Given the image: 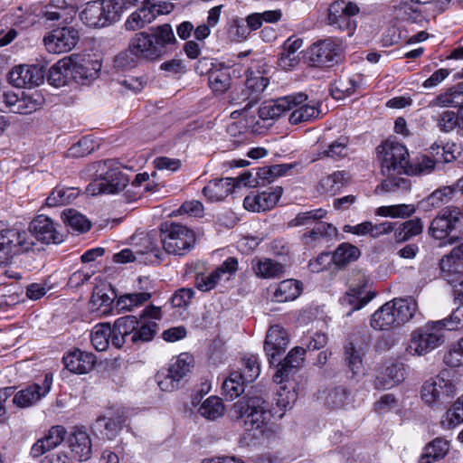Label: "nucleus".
<instances>
[{
    "label": "nucleus",
    "mask_w": 463,
    "mask_h": 463,
    "mask_svg": "<svg viewBox=\"0 0 463 463\" xmlns=\"http://www.w3.org/2000/svg\"><path fill=\"white\" fill-rule=\"evenodd\" d=\"M158 325L152 320L144 321L135 316H126L109 324L97 325L91 332V343L97 351H105L109 344L116 348L125 345L140 346L154 339Z\"/></svg>",
    "instance_id": "obj_1"
},
{
    "label": "nucleus",
    "mask_w": 463,
    "mask_h": 463,
    "mask_svg": "<svg viewBox=\"0 0 463 463\" xmlns=\"http://www.w3.org/2000/svg\"><path fill=\"white\" fill-rule=\"evenodd\" d=\"M236 420L244 418L249 444L253 446L269 443L280 431L278 424L271 422L269 402L259 395H247L236 402L232 409Z\"/></svg>",
    "instance_id": "obj_2"
},
{
    "label": "nucleus",
    "mask_w": 463,
    "mask_h": 463,
    "mask_svg": "<svg viewBox=\"0 0 463 463\" xmlns=\"http://www.w3.org/2000/svg\"><path fill=\"white\" fill-rule=\"evenodd\" d=\"M307 95L303 92L279 98L272 103L260 109L261 117L270 118H279L283 113L292 110L288 121L290 124L310 121L317 118L320 113L319 104L315 101L306 102Z\"/></svg>",
    "instance_id": "obj_3"
},
{
    "label": "nucleus",
    "mask_w": 463,
    "mask_h": 463,
    "mask_svg": "<svg viewBox=\"0 0 463 463\" xmlns=\"http://www.w3.org/2000/svg\"><path fill=\"white\" fill-rule=\"evenodd\" d=\"M93 180L86 190L91 195L99 194H117L124 190L128 183V177L112 165V162H96L88 168Z\"/></svg>",
    "instance_id": "obj_4"
},
{
    "label": "nucleus",
    "mask_w": 463,
    "mask_h": 463,
    "mask_svg": "<svg viewBox=\"0 0 463 463\" xmlns=\"http://www.w3.org/2000/svg\"><path fill=\"white\" fill-rule=\"evenodd\" d=\"M127 9V0L93 1L80 13L81 21L90 27H105L118 22Z\"/></svg>",
    "instance_id": "obj_5"
},
{
    "label": "nucleus",
    "mask_w": 463,
    "mask_h": 463,
    "mask_svg": "<svg viewBox=\"0 0 463 463\" xmlns=\"http://www.w3.org/2000/svg\"><path fill=\"white\" fill-rule=\"evenodd\" d=\"M162 57L160 51L149 33L140 32L131 38L128 50L116 57L118 67H133L136 60L156 61Z\"/></svg>",
    "instance_id": "obj_6"
},
{
    "label": "nucleus",
    "mask_w": 463,
    "mask_h": 463,
    "mask_svg": "<svg viewBox=\"0 0 463 463\" xmlns=\"http://www.w3.org/2000/svg\"><path fill=\"white\" fill-rule=\"evenodd\" d=\"M160 239L165 252L175 256L187 254L195 242L194 232L175 222H165L161 225Z\"/></svg>",
    "instance_id": "obj_7"
},
{
    "label": "nucleus",
    "mask_w": 463,
    "mask_h": 463,
    "mask_svg": "<svg viewBox=\"0 0 463 463\" xmlns=\"http://www.w3.org/2000/svg\"><path fill=\"white\" fill-rule=\"evenodd\" d=\"M376 151L383 175H391L392 172L406 174L409 166V152L405 146L386 140L377 146Z\"/></svg>",
    "instance_id": "obj_8"
},
{
    "label": "nucleus",
    "mask_w": 463,
    "mask_h": 463,
    "mask_svg": "<svg viewBox=\"0 0 463 463\" xmlns=\"http://www.w3.org/2000/svg\"><path fill=\"white\" fill-rule=\"evenodd\" d=\"M446 373L426 381L421 387V399L430 406L446 407L451 403L457 392L452 380L447 379Z\"/></svg>",
    "instance_id": "obj_9"
},
{
    "label": "nucleus",
    "mask_w": 463,
    "mask_h": 463,
    "mask_svg": "<svg viewBox=\"0 0 463 463\" xmlns=\"http://www.w3.org/2000/svg\"><path fill=\"white\" fill-rule=\"evenodd\" d=\"M435 321L428 322L422 328L415 330L406 347V352L411 355H424L444 343V334Z\"/></svg>",
    "instance_id": "obj_10"
},
{
    "label": "nucleus",
    "mask_w": 463,
    "mask_h": 463,
    "mask_svg": "<svg viewBox=\"0 0 463 463\" xmlns=\"http://www.w3.org/2000/svg\"><path fill=\"white\" fill-rule=\"evenodd\" d=\"M33 245V235L26 231H0V262L8 261L14 256L32 250Z\"/></svg>",
    "instance_id": "obj_11"
},
{
    "label": "nucleus",
    "mask_w": 463,
    "mask_h": 463,
    "mask_svg": "<svg viewBox=\"0 0 463 463\" xmlns=\"http://www.w3.org/2000/svg\"><path fill=\"white\" fill-rule=\"evenodd\" d=\"M359 13L357 5L345 0L333 2L327 9V23L330 26L351 36L356 28L354 17Z\"/></svg>",
    "instance_id": "obj_12"
},
{
    "label": "nucleus",
    "mask_w": 463,
    "mask_h": 463,
    "mask_svg": "<svg viewBox=\"0 0 463 463\" xmlns=\"http://www.w3.org/2000/svg\"><path fill=\"white\" fill-rule=\"evenodd\" d=\"M80 40L79 31L72 26H59L52 30L43 38L46 50L60 54L71 51Z\"/></svg>",
    "instance_id": "obj_13"
},
{
    "label": "nucleus",
    "mask_w": 463,
    "mask_h": 463,
    "mask_svg": "<svg viewBox=\"0 0 463 463\" xmlns=\"http://www.w3.org/2000/svg\"><path fill=\"white\" fill-rule=\"evenodd\" d=\"M461 211L457 206H447L443 208L431 221L429 227V234L436 239H445L459 222Z\"/></svg>",
    "instance_id": "obj_14"
},
{
    "label": "nucleus",
    "mask_w": 463,
    "mask_h": 463,
    "mask_svg": "<svg viewBox=\"0 0 463 463\" xmlns=\"http://www.w3.org/2000/svg\"><path fill=\"white\" fill-rule=\"evenodd\" d=\"M339 46L331 39L312 44L308 50V59L313 66L332 67L338 62Z\"/></svg>",
    "instance_id": "obj_15"
},
{
    "label": "nucleus",
    "mask_w": 463,
    "mask_h": 463,
    "mask_svg": "<svg viewBox=\"0 0 463 463\" xmlns=\"http://www.w3.org/2000/svg\"><path fill=\"white\" fill-rule=\"evenodd\" d=\"M45 71L40 65L14 66L8 74L11 84L17 88H33L44 80Z\"/></svg>",
    "instance_id": "obj_16"
},
{
    "label": "nucleus",
    "mask_w": 463,
    "mask_h": 463,
    "mask_svg": "<svg viewBox=\"0 0 463 463\" xmlns=\"http://www.w3.org/2000/svg\"><path fill=\"white\" fill-rule=\"evenodd\" d=\"M193 362V357L188 354H181L176 360L171 364L168 373L164 379H160L158 375V386L160 389L165 392L175 390L178 383L190 372Z\"/></svg>",
    "instance_id": "obj_17"
},
{
    "label": "nucleus",
    "mask_w": 463,
    "mask_h": 463,
    "mask_svg": "<svg viewBox=\"0 0 463 463\" xmlns=\"http://www.w3.org/2000/svg\"><path fill=\"white\" fill-rule=\"evenodd\" d=\"M28 232L33 235V239L46 244H57L63 241V235L57 230L54 222L45 215H39L33 219Z\"/></svg>",
    "instance_id": "obj_18"
},
{
    "label": "nucleus",
    "mask_w": 463,
    "mask_h": 463,
    "mask_svg": "<svg viewBox=\"0 0 463 463\" xmlns=\"http://www.w3.org/2000/svg\"><path fill=\"white\" fill-rule=\"evenodd\" d=\"M77 14L75 0H51L43 12L46 22H57L59 25L68 24Z\"/></svg>",
    "instance_id": "obj_19"
},
{
    "label": "nucleus",
    "mask_w": 463,
    "mask_h": 463,
    "mask_svg": "<svg viewBox=\"0 0 463 463\" xmlns=\"http://www.w3.org/2000/svg\"><path fill=\"white\" fill-rule=\"evenodd\" d=\"M173 8V5H166L163 9H158L155 5H143L128 17L125 28L128 31L141 29L152 23L158 15L171 13Z\"/></svg>",
    "instance_id": "obj_20"
},
{
    "label": "nucleus",
    "mask_w": 463,
    "mask_h": 463,
    "mask_svg": "<svg viewBox=\"0 0 463 463\" xmlns=\"http://www.w3.org/2000/svg\"><path fill=\"white\" fill-rule=\"evenodd\" d=\"M246 77L245 89L241 90V99L243 101H247L243 109H248L255 105L269 84V79L264 77L260 71L249 70Z\"/></svg>",
    "instance_id": "obj_21"
},
{
    "label": "nucleus",
    "mask_w": 463,
    "mask_h": 463,
    "mask_svg": "<svg viewBox=\"0 0 463 463\" xmlns=\"http://www.w3.org/2000/svg\"><path fill=\"white\" fill-rule=\"evenodd\" d=\"M52 384V375L46 373L42 385L33 383L26 389L18 392L14 395L13 402L16 406L21 408L32 406L50 392Z\"/></svg>",
    "instance_id": "obj_22"
},
{
    "label": "nucleus",
    "mask_w": 463,
    "mask_h": 463,
    "mask_svg": "<svg viewBox=\"0 0 463 463\" xmlns=\"http://www.w3.org/2000/svg\"><path fill=\"white\" fill-rule=\"evenodd\" d=\"M288 342V333L283 327L275 325L269 328L264 342V350L270 364H274L276 356L285 352Z\"/></svg>",
    "instance_id": "obj_23"
},
{
    "label": "nucleus",
    "mask_w": 463,
    "mask_h": 463,
    "mask_svg": "<svg viewBox=\"0 0 463 463\" xmlns=\"http://www.w3.org/2000/svg\"><path fill=\"white\" fill-rule=\"evenodd\" d=\"M390 303V315L393 328H397L409 322L417 310V302L412 298H394Z\"/></svg>",
    "instance_id": "obj_24"
},
{
    "label": "nucleus",
    "mask_w": 463,
    "mask_h": 463,
    "mask_svg": "<svg viewBox=\"0 0 463 463\" xmlns=\"http://www.w3.org/2000/svg\"><path fill=\"white\" fill-rule=\"evenodd\" d=\"M282 194V188L277 186L272 192H262L254 196H246L243 206L251 212H264L273 208Z\"/></svg>",
    "instance_id": "obj_25"
},
{
    "label": "nucleus",
    "mask_w": 463,
    "mask_h": 463,
    "mask_svg": "<svg viewBox=\"0 0 463 463\" xmlns=\"http://www.w3.org/2000/svg\"><path fill=\"white\" fill-rule=\"evenodd\" d=\"M100 68L101 65L98 61L82 59L78 61L71 57V77L78 83L86 84L88 81L96 79Z\"/></svg>",
    "instance_id": "obj_26"
},
{
    "label": "nucleus",
    "mask_w": 463,
    "mask_h": 463,
    "mask_svg": "<svg viewBox=\"0 0 463 463\" xmlns=\"http://www.w3.org/2000/svg\"><path fill=\"white\" fill-rule=\"evenodd\" d=\"M305 354L306 350L303 347L297 346L291 349L283 362L279 363V368L273 376L274 382L279 384L285 382L293 370L302 365Z\"/></svg>",
    "instance_id": "obj_27"
},
{
    "label": "nucleus",
    "mask_w": 463,
    "mask_h": 463,
    "mask_svg": "<svg viewBox=\"0 0 463 463\" xmlns=\"http://www.w3.org/2000/svg\"><path fill=\"white\" fill-rule=\"evenodd\" d=\"M63 364L66 369L74 373L83 374L90 372L94 364V355L88 352L75 349L63 356Z\"/></svg>",
    "instance_id": "obj_28"
},
{
    "label": "nucleus",
    "mask_w": 463,
    "mask_h": 463,
    "mask_svg": "<svg viewBox=\"0 0 463 463\" xmlns=\"http://www.w3.org/2000/svg\"><path fill=\"white\" fill-rule=\"evenodd\" d=\"M405 375L402 364H392L375 377L373 386L378 390L390 389L404 381Z\"/></svg>",
    "instance_id": "obj_29"
},
{
    "label": "nucleus",
    "mask_w": 463,
    "mask_h": 463,
    "mask_svg": "<svg viewBox=\"0 0 463 463\" xmlns=\"http://www.w3.org/2000/svg\"><path fill=\"white\" fill-rule=\"evenodd\" d=\"M374 297L375 293L367 291L365 285H357L350 288V290L340 298V303L344 307H350V310L347 313L350 315L352 312L361 309Z\"/></svg>",
    "instance_id": "obj_30"
},
{
    "label": "nucleus",
    "mask_w": 463,
    "mask_h": 463,
    "mask_svg": "<svg viewBox=\"0 0 463 463\" xmlns=\"http://www.w3.org/2000/svg\"><path fill=\"white\" fill-rule=\"evenodd\" d=\"M363 352L361 348L354 345V343L349 342L344 346V363L346 367V373L351 379L359 377L363 374Z\"/></svg>",
    "instance_id": "obj_31"
},
{
    "label": "nucleus",
    "mask_w": 463,
    "mask_h": 463,
    "mask_svg": "<svg viewBox=\"0 0 463 463\" xmlns=\"http://www.w3.org/2000/svg\"><path fill=\"white\" fill-rule=\"evenodd\" d=\"M234 187L235 179L219 178L210 181L203 189V193L210 201H222L232 192Z\"/></svg>",
    "instance_id": "obj_32"
},
{
    "label": "nucleus",
    "mask_w": 463,
    "mask_h": 463,
    "mask_svg": "<svg viewBox=\"0 0 463 463\" xmlns=\"http://www.w3.org/2000/svg\"><path fill=\"white\" fill-rule=\"evenodd\" d=\"M124 421L123 414H118L116 417L99 416L93 424V429L99 432L102 438L113 439L120 431Z\"/></svg>",
    "instance_id": "obj_33"
},
{
    "label": "nucleus",
    "mask_w": 463,
    "mask_h": 463,
    "mask_svg": "<svg viewBox=\"0 0 463 463\" xmlns=\"http://www.w3.org/2000/svg\"><path fill=\"white\" fill-rule=\"evenodd\" d=\"M303 41L299 38L289 37L282 46V52L279 60V66L283 70H291L299 62L298 50Z\"/></svg>",
    "instance_id": "obj_34"
},
{
    "label": "nucleus",
    "mask_w": 463,
    "mask_h": 463,
    "mask_svg": "<svg viewBox=\"0 0 463 463\" xmlns=\"http://www.w3.org/2000/svg\"><path fill=\"white\" fill-rule=\"evenodd\" d=\"M71 451L80 461L90 458L91 454V440L89 434L82 429L76 428L69 438Z\"/></svg>",
    "instance_id": "obj_35"
},
{
    "label": "nucleus",
    "mask_w": 463,
    "mask_h": 463,
    "mask_svg": "<svg viewBox=\"0 0 463 463\" xmlns=\"http://www.w3.org/2000/svg\"><path fill=\"white\" fill-rule=\"evenodd\" d=\"M337 230L331 223L317 222L313 229L303 234V241L307 245L315 246L325 240L336 235Z\"/></svg>",
    "instance_id": "obj_36"
},
{
    "label": "nucleus",
    "mask_w": 463,
    "mask_h": 463,
    "mask_svg": "<svg viewBox=\"0 0 463 463\" xmlns=\"http://www.w3.org/2000/svg\"><path fill=\"white\" fill-rule=\"evenodd\" d=\"M454 107L462 109L463 106V85L458 84L446 92L439 94L432 99L429 107Z\"/></svg>",
    "instance_id": "obj_37"
},
{
    "label": "nucleus",
    "mask_w": 463,
    "mask_h": 463,
    "mask_svg": "<svg viewBox=\"0 0 463 463\" xmlns=\"http://www.w3.org/2000/svg\"><path fill=\"white\" fill-rule=\"evenodd\" d=\"M70 64L71 57H68L52 66L47 76L48 82L57 88L68 84L71 80Z\"/></svg>",
    "instance_id": "obj_38"
},
{
    "label": "nucleus",
    "mask_w": 463,
    "mask_h": 463,
    "mask_svg": "<svg viewBox=\"0 0 463 463\" xmlns=\"http://www.w3.org/2000/svg\"><path fill=\"white\" fill-rule=\"evenodd\" d=\"M300 293L301 286L298 280L286 279L277 286L273 294V299L276 302L283 303L294 300Z\"/></svg>",
    "instance_id": "obj_39"
},
{
    "label": "nucleus",
    "mask_w": 463,
    "mask_h": 463,
    "mask_svg": "<svg viewBox=\"0 0 463 463\" xmlns=\"http://www.w3.org/2000/svg\"><path fill=\"white\" fill-rule=\"evenodd\" d=\"M150 31L151 33H149L153 36V40L162 56L166 52L165 48L167 45L175 44L176 43L174 31L168 24L152 27Z\"/></svg>",
    "instance_id": "obj_40"
},
{
    "label": "nucleus",
    "mask_w": 463,
    "mask_h": 463,
    "mask_svg": "<svg viewBox=\"0 0 463 463\" xmlns=\"http://www.w3.org/2000/svg\"><path fill=\"white\" fill-rule=\"evenodd\" d=\"M79 195L74 187L57 185L46 199V205L56 207L71 203Z\"/></svg>",
    "instance_id": "obj_41"
},
{
    "label": "nucleus",
    "mask_w": 463,
    "mask_h": 463,
    "mask_svg": "<svg viewBox=\"0 0 463 463\" xmlns=\"http://www.w3.org/2000/svg\"><path fill=\"white\" fill-rule=\"evenodd\" d=\"M252 269L255 274L262 279L277 278L284 271V267L280 263L270 259L253 260Z\"/></svg>",
    "instance_id": "obj_42"
},
{
    "label": "nucleus",
    "mask_w": 463,
    "mask_h": 463,
    "mask_svg": "<svg viewBox=\"0 0 463 463\" xmlns=\"http://www.w3.org/2000/svg\"><path fill=\"white\" fill-rule=\"evenodd\" d=\"M402 174L392 172L391 175H383L385 176L377 190L381 189L386 193L406 192L411 189L410 179L402 176Z\"/></svg>",
    "instance_id": "obj_43"
},
{
    "label": "nucleus",
    "mask_w": 463,
    "mask_h": 463,
    "mask_svg": "<svg viewBox=\"0 0 463 463\" xmlns=\"http://www.w3.org/2000/svg\"><path fill=\"white\" fill-rule=\"evenodd\" d=\"M449 446L446 439L437 438L425 447V452L420 459V463H432L444 458Z\"/></svg>",
    "instance_id": "obj_44"
},
{
    "label": "nucleus",
    "mask_w": 463,
    "mask_h": 463,
    "mask_svg": "<svg viewBox=\"0 0 463 463\" xmlns=\"http://www.w3.org/2000/svg\"><path fill=\"white\" fill-rule=\"evenodd\" d=\"M61 218L68 229L72 232L83 233L90 229V222L74 209L64 210Z\"/></svg>",
    "instance_id": "obj_45"
},
{
    "label": "nucleus",
    "mask_w": 463,
    "mask_h": 463,
    "mask_svg": "<svg viewBox=\"0 0 463 463\" xmlns=\"http://www.w3.org/2000/svg\"><path fill=\"white\" fill-rule=\"evenodd\" d=\"M361 254L360 250L348 242L341 243L333 252L331 260L337 266H345L351 261L356 260Z\"/></svg>",
    "instance_id": "obj_46"
},
{
    "label": "nucleus",
    "mask_w": 463,
    "mask_h": 463,
    "mask_svg": "<svg viewBox=\"0 0 463 463\" xmlns=\"http://www.w3.org/2000/svg\"><path fill=\"white\" fill-rule=\"evenodd\" d=\"M208 83L213 91L223 93L231 88L232 78L228 69L213 70L208 75Z\"/></svg>",
    "instance_id": "obj_47"
},
{
    "label": "nucleus",
    "mask_w": 463,
    "mask_h": 463,
    "mask_svg": "<svg viewBox=\"0 0 463 463\" xmlns=\"http://www.w3.org/2000/svg\"><path fill=\"white\" fill-rule=\"evenodd\" d=\"M199 413L207 420H214L224 413V405L217 396L207 398L199 407Z\"/></svg>",
    "instance_id": "obj_48"
},
{
    "label": "nucleus",
    "mask_w": 463,
    "mask_h": 463,
    "mask_svg": "<svg viewBox=\"0 0 463 463\" xmlns=\"http://www.w3.org/2000/svg\"><path fill=\"white\" fill-rule=\"evenodd\" d=\"M245 383L239 371L232 372L222 383L223 394L230 400L237 398L243 393Z\"/></svg>",
    "instance_id": "obj_49"
},
{
    "label": "nucleus",
    "mask_w": 463,
    "mask_h": 463,
    "mask_svg": "<svg viewBox=\"0 0 463 463\" xmlns=\"http://www.w3.org/2000/svg\"><path fill=\"white\" fill-rule=\"evenodd\" d=\"M390 312V303L383 304L372 315L370 322L371 326L373 329L382 331L394 329Z\"/></svg>",
    "instance_id": "obj_50"
},
{
    "label": "nucleus",
    "mask_w": 463,
    "mask_h": 463,
    "mask_svg": "<svg viewBox=\"0 0 463 463\" xmlns=\"http://www.w3.org/2000/svg\"><path fill=\"white\" fill-rule=\"evenodd\" d=\"M416 211L413 204H394L388 206H381L376 209V214L379 216L392 218H407L411 216Z\"/></svg>",
    "instance_id": "obj_51"
},
{
    "label": "nucleus",
    "mask_w": 463,
    "mask_h": 463,
    "mask_svg": "<svg viewBox=\"0 0 463 463\" xmlns=\"http://www.w3.org/2000/svg\"><path fill=\"white\" fill-rule=\"evenodd\" d=\"M347 181L346 173L344 171L335 172L320 181V184L326 193L335 194L345 184Z\"/></svg>",
    "instance_id": "obj_52"
},
{
    "label": "nucleus",
    "mask_w": 463,
    "mask_h": 463,
    "mask_svg": "<svg viewBox=\"0 0 463 463\" xmlns=\"http://www.w3.org/2000/svg\"><path fill=\"white\" fill-rule=\"evenodd\" d=\"M349 398V392L344 386H338L328 391L325 402L332 409H339L346 404Z\"/></svg>",
    "instance_id": "obj_53"
},
{
    "label": "nucleus",
    "mask_w": 463,
    "mask_h": 463,
    "mask_svg": "<svg viewBox=\"0 0 463 463\" xmlns=\"http://www.w3.org/2000/svg\"><path fill=\"white\" fill-rule=\"evenodd\" d=\"M443 330H458L463 328V303L458 307L449 317L435 321L433 324Z\"/></svg>",
    "instance_id": "obj_54"
},
{
    "label": "nucleus",
    "mask_w": 463,
    "mask_h": 463,
    "mask_svg": "<svg viewBox=\"0 0 463 463\" xmlns=\"http://www.w3.org/2000/svg\"><path fill=\"white\" fill-rule=\"evenodd\" d=\"M435 169V161L428 156H421L411 164L409 163L406 174L422 175H429Z\"/></svg>",
    "instance_id": "obj_55"
},
{
    "label": "nucleus",
    "mask_w": 463,
    "mask_h": 463,
    "mask_svg": "<svg viewBox=\"0 0 463 463\" xmlns=\"http://www.w3.org/2000/svg\"><path fill=\"white\" fill-rule=\"evenodd\" d=\"M241 364L242 369L241 371H239V373L241 375V379H243L246 383H252L258 378L260 373V368L257 358L253 355L243 358L241 360Z\"/></svg>",
    "instance_id": "obj_56"
},
{
    "label": "nucleus",
    "mask_w": 463,
    "mask_h": 463,
    "mask_svg": "<svg viewBox=\"0 0 463 463\" xmlns=\"http://www.w3.org/2000/svg\"><path fill=\"white\" fill-rule=\"evenodd\" d=\"M437 127L440 132L449 133L459 127V115L452 110H446L437 118Z\"/></svg>",
    "instance_id": "obj_57"
},
{
    "label": "nucleus",
    "mask_w": 463,
    "mask_h": 463,
    "mask_svg": "<svg viewBox=\"0 0 463 463\" xmlns=\"http://www.w3.org/2000/svg\"><path fill=\"white\" fill-rule=\"evenodd\" d=\"M151 298L148 292L131 293L121 296L118 300V306L121 309L130 310L134 307H137Z\"/></svg>",
    "instance_id": "obj_58"
},
{
    "label": "nucleus",
    "mask_w": 463,
    "mask_h": 463,
    "mask_svg": "<svg viewBox=\"0 0 463 463\" xmlns=\"http://www.w3.org/2000/svg\"><path fill=\"white\" fill-rule=\"evenodd\" d=\"M66 434L67 430L63 426L56 425L52 426L48 433L41 438V439L45 443L46 448L51 450L63 442Z\"/></svg>",
    "instance_id": "obj_59"
},
{
    "label": "nucleus",
    "mask_w": 463,
    "mask_h": 463,
    "mask_svg": "<svg viewBox=\"0 0 463 463\" xmlns=\"http://www.w3.org/2000/svg\"><path fill=\"white\" fill-rule=\"evenodd\" d=\"M347 155V143L345 138L338 139L331 143L327 148L319 151L317 159L323 157H344Z\"/></svg>",
    "instance_id": "obj_60"
},
{
    "label": "nucleus",
    "mask_w": 463,
    "mask_h": 463,
    "mask_svg": "<svg viewBox=\"0 0 463 463\" xmlns=\"http://www.w3.org/2000/svg\"><path fill=\"white\" fill-rule=\"evenodd\" d=\"M228 33L232 41L242 42L250 34L249 26L246 25L243 19L234 18L229 24Z\"/></svg>",
    "instance_id": "obj_61"
},
{
    "label": "nucleus",
    "mask_w": 463,
    "mask_h": 463,
    "mask_svg": "<svg viewBox=\"0 0 463 463\" xmlns=\"http://www.w3.org/2000/svg\"><path fill=\"white\" fill-rule=\"evenodd\" d=\"M454 194V187L448 185L435 190L427 197V203L432 207H439L448 203Z\"/></svg>",
    "instance_id": "obj_62"
},
{
    "label": "nucleus",
    "mask_w": 463,
    "mask_h": 463,
    "mask_svg": "<svg viewBox=\"0 0 463 463\" xmlns=\"http://www.w3.org/2000/svg\"><path fill=\"white\" fill-rule=\"evenodd\" d=\"M326 212L324 209H317L309 212L299 213L290 224L293 226L309 225L325 217Z\"/></svg>",
    "instance_id": "obj_63"
},
{
    "label": "nucleus",
    "mask_w": 463,
    "mask_h": 463,
    "mask_svg": "<svg viewBox=\"0 0 463 463\" xmlns=\"http://www.w3.org/2000/svg\"><path fill=\"white\" fill-rule=\"evenodd\" d=\"M356 89V82L353 79H341L335 82L332 89V95L335 99H340L345 95L350 96Z\"/></svg>",
    "instance_id": "obj_64"
}]
</instances>
